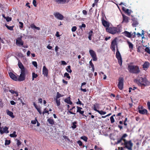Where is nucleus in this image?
I'll list each match as a JSON object with an SVG mask.
<instances>
[{
	"mask_svg": "<svg viewBox=\"0 0 150 150\" xmlns=\"http://www.w3.org/2000/svg\"><path fill=\"white\" fill-rule=\"evenodd\" d=\"M10 136L11 137H17V135L16 134V132L14 131L12 134H10Z\"/></svg>",
	"mask_w": 150,
	"mask_h": 150,
	"instance_id": "473e14b6",
	"label": "nucleus"
},
{
	"mask_svg": "<svg viewBox=\"0 0 150 150\" xmlns=\"http://www.w3.org/2000/svg\"><path fill=\"white\" fill-rule=\"evenodd\" d=\"M61 63L63 65H66L67 64V63L64 61H62Z\"/></svg>",
	"mask_w": 150,
	"mask_h": 150,
	"instance_id": "774afa93",
	"label": "nucleus"
},
{
	"mask_svg": "<svg viewBox=\"0 0 150 150\" xmlns=\"http://www.w3.org/2000/svg\"><path fill=\"white\" fill-rule=\"evenodd\" d=\"M77 112H79L83 116H84L85 115L83 114L84 111H81V109H82V108H81L79 107L78 106H77Z\"/></svg>",
	"mask_w": 150,
	"mask_h": 150,
	"instance_id": "a211bd4d",
	"label": "nucleus"
},
{
	"mask_svg": "<svg viewBox=\"0 0 150 150\" xmlns=\"http://www.w3.org/2000/svg\"><path fill=\"white\" fill-rule=\"evenodd\" d=\"M147 105L148 109L150 110V102H148L147 103Z\"/></svg>",
	"mask_w": 150,
	"mask_h": 150,
	"instance_id": "bf43d9fd",
	"label": "nucleus"
},
{
	"mask_svg": "<svg viewBox=\"0 0 150 150\" xmlns=\"http://www.w3.org/2000/svg\"><path fill=\"white\" fill-rule=\"evenodd\" d=\"M28 72L27 70H22L21 71V74L18 78V80L19 81H22L25 80L26 75H28Z\"/></svg>",
	"mask_w": 150,
	"mask_h": 150,
	"instance_id": "7ed1b4c3",
	"label": "nucleus"
},
{
	"mask_svg": "<svg viewBox=\"0 0 150 150\" xmlns=\"http://www.w3.org/2000/svg\"><path fill=\"white\" fill-rule=\"evenodd\" d=\"M16 44L19 46H21L23 45V42L22 40V37L18 38L16 40Z\"/></svg>",
	"mask_w": 150,
	"mask_h": 150,
	"instance_id": "6e6552de",
	"label": "nucleus"
},
{
	"mask_svg": "<svg viewBox=\"0 0 150 150\" xmlns=\"http://www.w3.org/2000/svg\"><path fill=\"white\" fill-rule=\"evenodd\" d=\"M36 109L39 112L40 114L41 115L42 114V112H41L40 109V108H36Z\"/></svg>",
	"mask_w": 150,
	"mask_h": 150,
	"instance_id": "4d7b16f0",
	"label": "nucleus"
},
{
	"mask_svg": "<svg viewBox=\"0 0 150 150\" xmlns=\"http://www.w3.org/2000/svg\"><path fill=\"white\" fill-rule=\"evenodd\" d=\"M129 71L130 72H131V66L129 65L128 67Z\"/></svg>",
	"mask_w": 150,
	"mask_h": 150,
	"instance_id": "0e129e2a",
	"label": "nucleus"
},
{
	"mask_svg": "<svg viewBox=\"0 0 150 150\" xmlns=\"http://www.w3.org/2000/svg\"><path fill=\"white\" fill-rule=\"evenodd\" d=\"M102 24L105 27H109V24L106 21L103 20L102 21Z\"/></svg>",
	"mask_w": 150,
	"mask_h": 150,
	"instance_id": "412c9836",
	"label": "nucleus"
},
{
	"mask_svg": "<svg viewBox=\"0 0 150 150\" xmlns=\"http://www.w3.org/2000/svg\"><path fill=\"white\" fill-rule=\"evenodd\" d=\"M122 34H124L125 36L130 38L131 36V34L130 33H129L127 31H125L124 32L122 33Z\"/></svg>",
	"mask_w": 150,
	"mask_h": 150,
	"instance_id": "aec40b11",
	"label": "nucleus"
},
{
	"mask_svg": "<svg viewBox=\"0 0 150 150\" xmlns=\"http://www.w3.org/2000/svg\"><path fill=\"white\" fill-rule=\"evenodd\" d=\"M36 1L35 0H33V4L35 6H36Z\"/></svg>",
	"mask_w": 150,
	"mask_h": 150,
	"instance_id": "e2e57ef3",
	"label": "nucleus"
},
{
	"mask_svg": "<svg viewBox=\"0 0 150 150\" xmlns=\"http://www.w3.org/2000/svg\"><path fill=\"white\" fill-rule=\"evenodd\" d=\"M89 52L93 60L94 61H96L97 60V58L95 52L92 50H90Z\"/></svg>",
	"mask_w": 150,
	"mask_h": 150,
	"instance_id": "9d476101",
	"label": "nucleus"
},
{
	"mask_svg": "<svg viewBox=\"0 0 150 150\" xmlns=\"http://www.w3.org/2000/svg\"><path fill=\"white\" fill-rule=\"evenodd\" d=\"M134 81L139 86H141L142 88L147 86L149 83L148 81L145 76L141 77L138 76L137 79L134 80Z\"/></svg>",
	"mask_w": 150,
	"mask_h": 150,
	"instance_id": "f257e3e1",
	"label": "nucleus"
},
{
	"mask_svg": "<svg viewBox=\"0 0 150 150\" xmlns=\"http://www.w3.org/2000/svg\"><path fill=\"white\" fill-rule=\"evenodd\" d=\"M132 20L133 21L132 24V25L134 27H136L138 24V23L137 21V19L136 20L134 18H133V16H132Z\"/></svg>",
	"mask_w": 150,
	"mask_h": 150,
	"instance_id": "f3484780",
	"label": "nucleus"
},
{
	"mask_svg": "<svg viewBox=\"0 0 150 150\" xmlns=\"http://www.w3.org/2000/svg\"><path fill=\"white\" fill-rule=\"evenodd\" d=\"M83 13L84 14L86 15L87 14V11L85 10H83Z\"/></svg>",
	"mask_w": 150,
	"mask_h": 150,
	"instance_id": "338daca9",
	"label": "nucleus"
},
{
	"mask_svg": "<svg viewBox=\"0 0 150 150\" xmlns=\"http://www.w3.org/2000/svg\"><path fill=\"white\" fill-rule=\"evenodd\" d=\"M55 100L57 105V106H59L60 105V102L59 99H58L57 98H56Z\"/></svg>",
	"mask_w": 150,
	"mask_h": 150,
	"instance_id": "e433bc0d",
	"label": "nucleus"
},
{
	"mask_svg": "<svg viewBox=\"0 0 150 150\" xmlns=\"http://www.w3.org/2000/svg\"><path fill=\"white\" fill-rule=\"evenodd\" d=\"M127 136L126 134H124L121 138L118 139L117 141V144H119L122 141L124 142L125 147L129 150H131V140L129 141H126L125 139V137Z\"/></svg>",
	"mask_w": 150,
	"mask_h": 150,
	"instance_id": "f03ea898",
	"label": "nucleus"
},
{
	"mask_svg": "<svg viewBox=\"0 0 150 150\" xmlns=\"http://www.w3.org/2000/svg\"><path fill=\"white\" fill-rule=\"evenodd\" d=\"M117 52L116 54V56L118 60V62L119 64L121 66L122 64V58L120 53L119 51L117 48Z\"/></svg>",
	"mask_w": 150,
	"mask_h": 150,
	"instance_id": "39448f33",
	"label": "nucleus"
},
{
	"mask_svg": "<svg viewBox=\"0 0 150 150\" xmlns=\"http://www.w3.org/2000/svg\"><path fill=\"white\" fill-rule=\"evenodd\" d=\"M55 1L59 3H64L66 1V0H55Z\"/></svg>",
	"mask_w": 150,
	"mask_h": 150,
	"instance_id": "2f4dec72",
	"label": "nucleus"
},
{
	"mask_svg": "<svg viewBox=\"0 0 150 150\" xmlns=\"http://www.w3.org/2000/svg\"><path fill=\"white\" fill-rule=\"evenodd\" d=\"M81 139H83L84 141L85 142H87V138L85 136L81 137Z\"/></svg>",
	"mask_w": 150,
	"mask_h": 150,
	"instance_id": "79ce46f5",
	"label": "nucleus"
},
{
	"mask_svg": "<svg viewBox=\"0 0 150 150\" xmlns=\"http://www.w3.org/2000/svg\"><path fill=\"white\" fill-rule=\"evenodd\" d=\"M30 27L32 28L33 30H35L36 26L34 24H32L30 25Z\"/></svg>",
	"mask_w": 150,
	"mask_h": 150,
	"instance_id": "8fccbe9b",
	"label": "nucleus"
},
{
	"mask_svg": "<svg viewBox=\"0 0 150 150\" xmlns=\"http://www.w3.org/2000/svg\"><path fill=\"white\" fill-rule=\"evenodd\" d=\"M136 90L135 91L137 92H138L139 91V90L136 87H133V89L132 88V90Z\"/></svg>",
	"mask_w": 150,
	"mask_h": 150,
	"instance_id": "de8ad7c7",
	"label": "nucleus"
},
{
	"mask_svg": "<svg viewBox=\"0 0 150 150\" xmlns=\"http://www.w3.org/2000/svg\"><path fill=\"white\" fill-rule=\"evenodd\" d=\"M76 29V26H74L73 27L72 29H71V30L72 32H75Z\"/></svg>",
	"mask_w": 150,
	"mask_h": 150,
	"instance_id": "603ef678",
	"label": "nucleus"
},
{
	"mask_svg": "<svg viewBox=\"0 0 150 150\" xmlns=\"http://www.w3.org/2000/svg\"><path fill=\"white\" fill-rule=\"evenodd\" d=\"M117 45V41L116 39L114 40L111 43V49L113 52L115 51V46Z\"/></svg>",
	"mask_w": 150,
	"mask_h": 150,
	"instance_id": "f8f14e48",
	"label": "nucleus"
},
{
	"mask_svg": "<svg viewBox=\"0 0 150 150\" xmlns=\"http://www.w3.org/2000/svg\"><path fill=\"white\" fill-rule=\"evenodd\" d=\"M138 110L139 112L142 114H145L147 113V110L145 109H143V107L142 106H139L138 108Z\"/></svg>",
	"mask_w": 150,
	"mask_h": 150,
	"instance_id": "1a4fd4ad",
	"label": "nucleus"
},
{
	"mask_svg": "<svg viewBox=\"0 0 150 150\" xmlns=\"http://www.w3.org/2000/svg\"><path fill=\"white\" fill-rule=\"evenodd\" d=\"M127 42L129 45V48L131 49V43L128 40L127 41Z\"/></svg>",
	"mask_w": 150,
	"mask_h": 150,
	"instance_id": "13d9d810",
	"label": "nucleus"
},
{
	"mask_svg": "<svg viewBox=\"0 0 150 150\" xmlns=\"http://www.w3.org/2000/svg\"><path fill=\"white\" fill-rule=\"evenodd\" d=\"M75 106H73L72 107V108L70 109H69L68 111L67 112V113L68 114V112L70 114H73L75 115L76 114V113L73 112H71V111L73 110V109L75 108Z\"/></svg>",
	"mask_w": 150,
	"mask_h": 150,
	"instance_id": "cd10ccee",
	"label": "nucleus"
},
{
	"mask_svg": "<svg viewBox=\"0 0 150 150\" xmlns=\"http://www.w3.org/2000/svg\"><path fill=\"white\" fill-rule=\"evenodd\" d=\"M47 121L50 124L52 125H54V120L52 119L49 118L47 120Z\"/></svg>",
	"mask_w": 150,
	"mask_h": 150,
	"instance_id": "b1692460",
	"label": "nucleus"
},
{
	"mask_svg": "<svg viewBox=\"0 0 150 150\" xmlns=\"http://www.w3.org/2000/svg\"><path fill=\"white\" fill-rule=\"evenodd\" d=\"M122 16H123V21L122 22L127 23L128 21V17L124 14H122Z\"/></svg>",
	"mask_w": 150,
	"mask_h": 150,
	"instance_id": "6ab92c4d",
	"label": "nucleus"
},
{
	"mask_svg": "<svg viewBox=\"0 0 150 150\" xmlns=\"http://www.w3.org/2000/svg\"><path fill=\"white\" fill-rule=\"evenodd\" d=\"M94 110L98 113H99L100 114L102 115H105L106 113V112H105L103 111L102 110H99L97 109H96V108H95V109H94Z\"/></svg>",
	"mask_w": 150,
	"mask_h": 150,
	"instance_id": "5701e85b",
	"label": "nucleus"
},
{
	"mask_svg": "<svg viewBox=\"0 0 150 150\" xmlns=\"http://www.w3.org/2000/svg\"><path fill=\"white\" fill-rule=\"evenodd\" d=\"M78 101L76 102V104H77L81 105V101L79 99V98H78Z\"/></svg>",
	"mask_w": 150,
	"mask_h": 150,
	"instance_id": "680f3d73",
	"label": "nucleus"
},
{
	"mask_svg": "<svg viewBox=\"0 0 150 150\" xmlns=\"http://www.w3.org/2000/svg\"><path fill=\"white\" fill-rule=\"evenodd\" d=\"M66 70L67 72L71 73L72 72V70L71 69V66L69 65L67 67V68H66Z\"/></svg>",
	"mask_w": 150,
	"mask_h": 150,
	"instance_id": "c756f323",
	"label": "nucleus"
},
{
	"mask_svg": "<svg viewBox=\"0 0 150 150\" xmlns=\"http://www.w3.org/2000/svg\"><path fill=\"white\" fill-rule=\"evenodd\" d=\"M149 62L147 61H146L142 65V68L144 70H146L149 67Z\"/></svg>",
	"mask_w": 150,
	"mask_h": 150,
	"instance_id": "ddd939ff",
	"label": "nucleus"
},
{
	"mask_svg": "<svg viewBox=\"0 0 150 150\" xmlns=\"http://www.w3.org/2000/svg\"><path fill=\"white\" fill-rule=\"evenodd\" d=\"M8 129V128L6 127H4L3 128V133H8L9 132Z\"/></svg>",
	"mask_w": 150,
	"mask_h": 150,
	"instance_id": "c85d7f7f",
	"label": "nucleus"
},
{
	"mask_svg": "<svg viewBox=\"0 0 150 150\" xmlns=\"http://www.w3.org/2000/svg\"><path fill=\"white\" fill-rule=\"evenodd\" d=\"M38 76L37 74H35V73L33 72L32 73V80H33L35 78H36Z\"/></svg>",
	"mask_w": 150,
	"mask_h": 150,
	"instance_id": "72a5a7b5",
	"label": "nucleus"
},
{
	"mask_svg": "<svg viewBox=\"0 0 150 150\" xmlns=\"http://www.w3.org/2000/svg\"><path fill=\"white\" fill-rule=\"evenodd\" d=\"M6 112L7 114L8 115H9L12 118H13L14 117V116L13 115V112L11 111H9L8 110H6Z\"/></svg>",
	"mask_w": 150,
	"mask_h": 150,
	"instance_id": "4be33fe9",
	"label": "nucleus"
},
{
	"mask_svg": "<svg viewBox=\"0 0 150 150\" xmlns=\"http://www.w3.org/2000/svg\"><path fill=\"white\" fill-rule=\"evenodd\" d=\"M145 51L149 54H150V50L149 47H146L145 49Z\"/></svg>",
	"mask_w": 150,
	"mask_h": 150,
	"instance_id": "c03bdc74",
	"label": "nucleus"
},
{
	"mask_svg": "<svg viewBox=\"0 0 150 150\" xmlns=\"http://www.w3.org/2000/svg\"><path fill=\"white\" fill-rule=\"evenodd\" d=\"M119 82L118 84V87L121 90H122L123 88V79L122 77H120L119 79Z\"/></svg>",
	"mask_w": 150,
	"mask_h": 150,
	"instance_id": "0eeeda50",
	"label": "nucleus"
},
{
	"mask_svg": "<svg viewBox=\"0 0 150 150\" xmlns=\"http://www.w3.org/2000/svg\"><path fill=\"white\" fill-rule=\"evenodd\" d=\"M54 15L56 18L60 20H62L63 19V16L59 13H54Z\"/></svg>",
	"mask_w": 150,
	"mask_h": 150,
	"instance_id": "9b49d317",
	"label": "nucleus"
},
{
	"mask_svg": "<svg viewBox=\"0 0 150 150\" xmlns=\"http://www.w3.org/2000/svg\"><path fill=\"white\" fill-rule=\"evenodd\" d=\"M42 73L45 76L47 77L48 74V70L45 66H44L43 68Z\"/></svg>",
	"mask_w": 150,
	"mask_h": 150,
	"instance_id": "4468645a",
	"label": "nucleus"
},
{
	"mask_svg": "<svg viewBox=\"0 0 150 150\" xmlns=\"http://www.w3.org/2000/svg\"><path fill=\"white\" fill-rule=\"evenodd\" d=\"M9 91L11 93L13 94H15L16 95H14L15 96H18V93L15 91H14L12 89L9 90Z\"/></svg>",
	"mask_w": 150,
	"mask_h": 150,
	"instance_id": "a878e982",
	"label": "nucleus"
},
{
	"mask_svg": "<svg viewBox=\"0 0 150 150\" xmlns=\"http://www.w3.org/2000/svg\"><path fill=\"white\" fill-rule=\"evenodd\" d=\"M106 31L111 34H114L116 33L120 32V29L117 28L108 27L106 28Z\"/></svg>",
	"mask_w": 150,
	"mask_h": 150,
	"instance_id": "20e7f679",
	"label": "nucleus"
},
{
	"mask_svg": "<svg viewBox=\"0 0 150 150\" xmlns=\"http://www.w3.org/2000/svg\"><path fill=\"white\" fill-rule=\"evenodd\" d=\"M64 76L66 77L69 79H70V76H69L68 73L66 72L64 74Z\"/></svg>",
	"mask_w": 150,
	"mask_h": 150,
	"instance_id": "ea45409f",
	"label": "nucleus"
},
{
	"mask_svg": "<svg viewBox=\"0 0 150 150\" xmlns=\"http://www.w3.org/2000/svg\"><path fill=\"white\" fill-rule=\"evenodd\" d=\"M86 26V25L84 24L83 23L81 25L79 26V28L81 29V28H85Z\"/></svg>",
	"mask_w": 150,
	"mask_h": 150,
	"instance_id": "5fc2aeb1",
	"label": "nucleus"
},
{
	"mask_svg": "<svg viewBox=\"0 0 150 150\" xmlns=\"http://www.w3.org/2000/svg\"><path fill=\"white\" fill-rule=\"evenodd\" d=\"M5 26L6 27V28L9 30H13V28L14 27V26H9L8 25L6 24H5Z\"/></svg>",
	"mask_w": 150,
	"mask_h": 150,
	"instance_id": "f704fd0d",
	"label": "nucleus"
},
{
	"mask_svg": "<svg viewBox=\"0 0 150 150\" xmlns=\"http://www.w3.org/2000/svg\"><path fill=\"white\" fill-rule=\"evenodd\" d=\"M131 11L128 9H127L126 11L125 12V13L128 15H130L131 14Z\"/></svg>",
	"mask_w": 150,
	"mask_h": 150,
	"instance_id": "c9c22d12",
	"label": "nucleus"
},
{
	"mask_svg": "<svg viewBox=\"0 0 150 150\" xmlns=\"http://www.w3.org/2000/svg\"><path fill=\"white\" fill-rule=\"evenodd\" d=\"M10 140H8L6 139L5 141V144L6 145H8L10 143Z\"/></svg>",
	"mask_w": 150,
	"mask_h": 150,
	"instance_id": "a19ab883",
	"label": "nucleus"
},
{
	"mask_svg": "<svg viewBox=\"0 0 150 150\" xmlns=\"http://www.w3.org/2000/svg\"><path fill=\"white\" fill-rule=\"evenodd\" d=\"M32 64L34 65V66L37 68L38 67V65L37 64V63L36 62L33 61L32 62Z\"/></svg>",
	"mask_w": 150,
	"mask_h": 150,
	"instance_id": "a18cd8bd",
	"label": "nucleus"
},
{
	"mask_svg": "<svg viewBox=\"0 0 150 150\" xmlns=\"http://www.w3.org/2000/svg\"><path fill=\"white\" fill-rule=\"evenodd\" d=\"M63 96V95H61L58 92L57 93L56 98L58 99L60 97H62Z\"/></svg>",
	"mask_w": 150,
	"mask_h": 150,
	"instance_id": "4c0bfd02",
	"label": "nucleus"
},
{
	"mask_svg": "<svg viewBox=\"0 0 150 150\" xmlns=\"http://www.w3.org/2000/svg\"><path fill=\"white\" fill-rule=\"evenodd\" d=\"M18 65L19 67L21 69V71L22 70H27L25 68H24L23 65L22 63L20 61H18Z\"/></svg>",
	"mask_w": 150,
	"mask_h": 150,
	"instance_id": "dca6fc26",
	"label": "nucleus"
},
{
	"mask_svg": "<svg viewBox=\"0 0 150 150\" xmlns=\"http://www.w3.org/2000/svg\"><path fill=\"white\" fill-rule=\"evenodd\" d=\"M10 103L11 105H13L16 104V103L13 100H11L10 101Z\"/></svg>",
	"mask_w": 150,
	"mask_h": 150,
	"instance_id": "052dcab7",
	"label": "nucleus"
},
{
	"mask_svg": "<svg viewBox=\"0 0 150 150\" xmlns=\"http://www.w3.org/2000/svg\"><path fill=\"white\" fill-rule=\"evenodd\" d=\"M140 72V70L138 66L132 65V73L137 74Z\"/></svg>",
	"mask_w": 150,
	"mask_h": 150,
	"instance_id": "423d86ee",
	"label": "nucleus"
},
{
	"mask_svg": "<svg viewBox=\"0 0 150 150\" xmlns=\"http://www.w3.org/2000/svg\"><path fill=\"white\" fill-rule=\"evenodd\" d=\"M77 143L80 146H81L82 145V143L80 140L77 141Z\"/></svg>",
	"mask_w": 150,
	"mask_h": 150,
	"instance_id": "6e6d98bb",
	"label": "nucleus"
},
{
	"mask_svg": "<svg viewBox=\"0 0 150 150\" xmlns=\"http://www.w3.org/2000/svg\"><path fill=\"white\" fill-rule=\"evenodd\" d=\"M4 18L6 19L7 22L11 20V18L8 17H4Z\"/></svg>",
	"mask_w": 150,
	"mask_h": 150,
	"instance_id": "37998d69",
	"label": "nucleus"
},
{
	"mask_svg": "<svg viewBox=\"0 0 150 150\" xmlns=\"http://www.w3.org/2000/svg\"><path fill=\"white\" fill-rule=\"evenodd\" d=\"M89 64L91 67H94L93 64L91 60L90 61Z\"/></svg>",
	"mask_w": 150,
	"mask_h": 150,
	"instance_id": "69168bd1",
	"label": "nucleus"
},
{
	"mask_svg": "<svg viewBox=\"0 0 150 150\" xmlns=\"http://www.w3.org/2000/svg\"><path fill=\"white\" fill-rule=\"evenodd\" d=\"M93 110H94V109H95V108H96V109H97V108H98L99 107V105L98 104H94L93 105Z\"/></svg>",
	"mask_w": 150,
	"mask_h": 150,
	"instance_id": "49530a36",
	"label": "nucleus"
},
{
	"mask_svg": "<svg viewBox=\"0 0 150 150\" xmlns=\"http://www.w3.org/2000/svg\"><path fill=\"white\" fill-rule=\"evenodd\" d=\"M16 142H17V144L18 146H19L21 144V142L18 139H16Z\"/></svg>",
	"mask_w": 150,
	"mask_h": 150,
	"instance_id": "09e8293b",
	"label": "nucleus"
},
{
	"mask_svg": "<svg viewBox=\"0 0 150 150\" xmlns=\"http://www.w3.org/2000/svg\"><path fill=\"white\" fill-rule=\"evenodd\" d=\"M64 101L70 105H71L72 103V102H71L70 100V97H68L67 98L65 99Z\"/></svg>",
	"mask_w": 150,
	"mask_h": 150,
	"instance_id": "393cba45",
	"label": "nucleus"
},
{
	"mask_svg": "<svg viewBox=\"0 0 150 150\" xmlns=\"http://www.w3.org/2000/svg\"><path fill=\"white\" fill-rule=\"evenodd\" d=\"M19 23L20 25L19 26V27L20 28H22L23 27V23L22 22H19Z\"/></svg>",
	"mask_w": 150,
	"mask_h": 150,
	"instance_id": "3c124183",
	"label": "nucleus"
},
{
	"mask_svg": "<svg viewBox=\"0 0 150 150\" xmlns=\"http://www.w3.org/2000/svg\"><path fill=\"white\" fill-rule=\"evenodd\" d=\"M115 116V115H114L111 116L110 117V120L111 122V123H112L114 122H115V120L113 118V116Z\"/></svg>",
	"mask_w": 150,
	"mask_h": 150,
	"instance_id": "58836bf2",
	"label": "nucleus"
},
{
	"mask_svg": "<svg viewBox=\"0 0 150 150\" xmlns=\"http://www.w3.org/2000/svg\"><path fill=\"white\" fill-rule=\"evenodd\" d=\"M9 74L11 79L15 81H17V76L12 72H10L9 73Z\"/></svg>",
	"mask_w": 150,
	"mask_h": 150,
	"instance_id": "2eb2a0df",
	"label": "nucleus"
},
{
	"mask_svg": "<svg viewBox=\"0 0 150 150\" xmlns=\"http://www.w3.org/2000/svg\"><path fill=\"white\" fill-rule=\"evenodd\" d=\"M36 121H37V120L35 119V120H33L31 121V123L33 124H35L36 123Z\"/></svg>",
	"mask_w": 150,
	"mask_h": 150,
	"instance_id": "864d4df0",
	"label": "nucleus"
},
{
	"mask_svg": "<svg viewBox=\"0 0 150 150\" xmlns=\"http://www.w3.org/2000/svg\"><path fill=\"white\" fill-rule=\"evenodd\" d=\"M77 123V122L76 121H75L74 122H72V125L71 126V127L73 129H74L76 128V124Z\"/></svg>",
	"mask_w": 150,
	"mask_h": 150,
	"instance_id": "7c9ffc66",
	"label": "nucleus"
},
{
	"mask_svg": "<svg viewBox=\"0 0 150 150\" xmlns=\"http://www.w3.org/2000/svg\"><path fill=\"white\" fill-rule=\"evenodd\" d=\"M93 32L92 30H91L88 33V38L90 40H91V36L93 35Z\"/></svg>",
	"mask_w": 150,
	"mask_h": 150,
	"instance_id": "bb28decb",
	"label": "nucleus"
}]
</instances>
